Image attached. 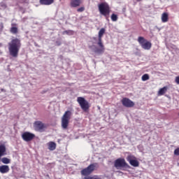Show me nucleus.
Returning a JSON list of instances; mask_svg holds the SVG:
<instances>
[{"label": "nucleus", "instance_id": "obj_35", "mask_svg": "<svg viewBox=\"0 0 179 179\" xmlns=\"http://www.w3.org/2000/svg\"><path fill=\"white\" fill-rule=\"evenodd\" d=\"M178 116H179V113H178Z\"/></svg>", "mask_w": 179, "mask_h": 179}, {"label": "nucleus", "instance_id": "obj_20", "mask_svg": "<svg viewBox=\"0 0 179 179\" xmlns=\"http://www.w3.org/2000/svg\"><path fill=\"white\" fill-rule=\"evenodd\" d=\"M161 20L162 22H166L169 21V13H163L162 14Z\"/></svg>", "mask_w": 179, "mask_h": 179}, {"label": "nucleus", "instance_id": "obj_23", "mask_svg": "<svg viewBox=\"0 0 179 179\" xmlns=\"http://www.w3.org/2000/svg\"><path fill=\"white\" fill-rule=\"evenodd\" d=\"M1 162L4 164H9L10 163V159L7 157H3Z\"/></svg>", "mask_w": 179, "mask_h": 179}, {"label": "nucleus", "instance_id": "obj_4", "mask_svg": "<svg viewBox=\"0 0 179 179\" xmlns=\"http://www.w3.org/2000/svg\"><path fill=\"white\" fill-rule=\"evenodd\" d=\"M77 103H78L83 111L87 112L89 110L90 108V103L84 97H82V96L78 97Z\"/></svg>", "mask_w": 179, "mask_h": 179}, {"label": "nucleus", "instance_id": "obj_17", "mask_svg": "<svg viewBox=\"0 0 179 179\" xmlns=\"http://www.w3.org/2000/svg\"><path fill=\"white\" fill-rule=\"evenodd\" d=\"M48 149L50 151L55 150L57 148V144L54 141H50L49 143H48Z\"/></svg>", "mask_w": 179, "mask_h": 179}, {"label": "nucleus", "instance_id": "obj_28", "mask_svg": "<svg viewBox=\"0 0 179 179\" xmlns=\"http://www.w3.org/2000/svg\"><path fill=\"white\" fill-rule=\"evenodd\" d=\"M173 154L175 156H179V148H177L174 150Z\"/></svg>", "mask_w": 179, "mask_h": 179}, {"label": "nucleus", "instance_id": "obj_29", "mask_svg": "<svg viewBox=\"0 0 179 179\" xmlns=\"http://www.w3.org/2000/svg\"><path fill=\"white\" fill-rule=\"evenodd\" d=\"M85 10V8L84 6H81L77 9V12L80 13L83 12Z\"/></svg>", "mask_w": 179, "mask_h": 179}, {"label": "nucleus", "instance_id": "obj_11", "mask_svg": "<svg viewBox=\"0 0 179 179\" xmlns=\"http://www.w3.org/2000/svg\"><path fill=\"white\" fill-rule=\"evenodd\" d=\"M106 33V29L104 28H101L99 31V33H98V45H103V43H102V37L103 36V34H105Z\"/></svg>", "mask_w": 179, "mask_h": 179}, {"label": "nucleus", "instance_id": "obj_7", "mask_svg": "<svg viewBox=\"0 0 179 179\" xmlns=\"http://www.w3.org/2000/svg\"><path fill=\"white\" fill-rule=\"evenodd\" d=\"M126 159L131 166L133 167L139 166L140 163L134 155H129L127 157Z\"/></svg>", "mask_w": 179, "mask_h": 179}, {"label": "nucleus", "instance_id": "obj_6", "mask_svg": "<svg viewBox=\"0 0 179 179\" xmlns=\"http://www.w3.org/2000/svg\"><path fill=\"white\" fill-rule=\"evenodd\" d=\"M8 50H9L10 55H11V57H13V58H17L19 51L20 50V46L10 45Z\"/></svg>", "mask_w": 179, "mask_h": 179}, {"label": "nucleus", "instance_id": "obj_9", "mask_svg": "<svg viewBox=\"0 0 179 179\" xmlns=\"http://www.w3.org/2000/svg\"><path fill=\"white\" fill-rule=\"evenodd\" d=\"M121 103L124 107L128 108H134L135 106V103L133 101L126 97L121 100Z\"/></svg>", "mask_w": 179, "mask_h": 179}, {"label": "nucleus", "instance_id": "obj_1", "mask_svg": "<svg viewBox=\"0 0 179 179\" xmlns=\"http://www.w3.org/2000/svg\"><path fill=\"white\" fill-rule=\"evenodd\" d=\"M71 116L72 112L70 110H66L64 112V114H63V117H62V128L63 129H68Z\"/></svg>", "mask_w": 179, "mask_h": 179}, {"label": "nucleus", "instance_id": "obj_13", "mask_svg": "<svg viewBox=\"0 0 179 179\" xmlns=\"http://www.w3.org/2000/svg\"><path fill=\"white\" fill-rule=\"evenodd\" d=\"M82 3H83L82 0H71V1H70V6L73 8L78 7Z\"/></svg>", "mask_w": 179, "mask_h": 179}, {"label": "nucleus", "instance_id": "obj_2", "mask_svg": "<svg viewBox=\"0 0 179 179\" xmlns=\"http://www.w3.org/2000/svg\"><path fill=\"white\" fill-rule=\"evenodd\" d=\"M98 10L100 14L105 17H108L110 13V6L106 2L98 4Z\"/></svg>", "mask_w": 179, "mask_h": 179}, {"label": "nucleus", "instance_id": "obj_25", "mask_svg": "<svg viewBox=\"0 0 179 179\" xmlns=\"http://www.w3.org/2000/svg\"><path fill=\"white\" fill-rule=\"evenodd\" d=\"M110 19L113 22H116L118 20V16L116 14L113 13L110 16Z\"/></svg>", "mask_w": 179, "mask_h": 179}, {"label": "nucleus", "instance_id": "obj_22", "mask_svg": "<svg viewBox=\"0 0 179 179\" xmlns=\"http://www.w3.org/2000/svg\"><path fill=\"white\" fill-rule=\"evenodd\" d=\"M10 31L12 34H17L18 33V28L16 27H12L10 29Z\"/></svg>", "mask_w": 179, "mask_h": 179}, {"label": "nucleus", "instance_id": "obj_18", "mask_svg": "<svg viewBox=\"0 0 179 179\" xmlns=\"http://www.w3.org/2000/svg\"><path fill=\"white\" fill-rule=\"evenodd\" d=\"M6 148L5 145H0V159L1 157L6 155Z\"/></svg>", "mask_w": 179, "mask_h": 179}, {"label": "nucleus", "instance_id": "obj_30", "mask_svg": "<svg viewBox=\"0 0 179 179\" xmlns=\"http://www.w3.org/2000/svg\"><path fill=\"white\" fill-rule=\"evenodd\" d=\"M4 28V25L3 22H0V34L2 33Z\"/></svg>", "mask_w": 179, "mask_h": 179}, {"label": "nucleus", "instance_id": "obj_8", "mask_svg": "<svg viewBox=\"0 0 179 179\" xmlns=\"http://www.w3.org/2000/svg\"><path fill=\"white\" fill-rule=\"evenodd\" d=\"M35 137L36 136L34 134L29 131H25L22 135V138L25 142H31L35 138Z\"/></svg>", "mask_w": 179, "mask_h": 179}, {"label": "nucleus", "instance_id": "obj_19", "mask_svg": "<svg viewBox=\"0 0 179 179\" xmlns=\"http://www.w3.org/2000/svg\"><path fill=\"white\" fill-rule=\"evenodd\" d=\"M55 2V0H40L41 5L50 6Z\"/></svg>", "mask_w": 179, "mask_h": 179}, {"label": "nucleus", "instance_id": "obj_12", "mask_svg": "<svg viewBox=\"0 0 179 179\" xmlns=\"http://www.w3.org/2000/svg\"><path fill=\"white\" fill-rule=\"evenodd\" d=\"M137 41L141 45H151V43L143 36H139Z\"/></svg>", "mask_w": 179, "mask_h": 179}, {"label": "nucleus", "instance_id": "obj_14", "mask_svg": "<svg viewBox=\"0 0 179 179\" xmlns=\"http://www.w3.org/2000/svg\"><path fill=\"white\" fill-rule=\"evenodd\" d=\"M10 171V168L8 165H1L0 166V173L2 174L8 173Z\"/></svg>", "mask_w": 179, "mask_h": 179}, {"label": "nucleus", "instance_id": "obj_31", "mask_svg": "<svg viewBox=\"0 0 179 179\" xmlns=\"http://www.w3.org/2000/svg\"><path fill=\"white\" fill-rule=\"evenodd\" d=\"M142 48H143V50H150L151 45H142Z\"/></svg>", "mask_w": 179, "mask_h": 179}, {"label": "nucleus", "instance_id": "obj_3", "mask_svg": "<svg viewBox=\"0 0 179 179\" xmlns=\"http://www.w3.org/2000/svg\"><path fill=\"white\" fill-rule=\"evenodd\" d=\"M114 167L117 169H130L131 166L126 162L124 158H117L114 162Z\"/></svg>", "mask_w": 179, "mask_h": 179}, {"label": "nucleus", "instance_id": "obj_5", "mask_svg": "<svg viewBox=\"0 0 179 179\" xmlns=\"http://www.w3.org/2000/svg\"><path fill=\"white\" fill-rule=\"evenodd\" d=\"M97 166V163H94L90 164L87 168L83 169V170H81V176H88L91 175L95 171Z\"/></svg>", "mask_w": 179, "mask_h": 179}, {"label": "nucleus", "instance_id": "obj_27", "mask_svg": "<svg viewBox=\"0 0 179 179\" xmlns=\"http://www.w3.org/2000/svg\"><path fill=\"white\" fill-rule=\"evenodd\" d=\"M84 179H101V178L98 176H95V177L87 176V177H84Z\"/></svg>", "mask_w": 179, "mask_h": 179}, {"label": "nucleus", "instance_id": "obj_33", "mask_svg": "<svg viewBox=\"0 0 179 179\" xmlns=\"http://www.w3.org/2000/svg\"><path fill=\"white\" fill-rule=\"evenodd\" d=\"M137 1H142V0H136Z\"/></svg>", "mask_w": 179, "mask_h": 179}, {"label": "nucleus", "instance_id": "obj_15", "mask_svg": "<svg viewBox=\"0 0 179 179\" xmlns=\"http://www.w3.org/2000/svg\"><path fill=\"white\" fill-rule=\"evenodd\" d=\"M105 48L103 45H99L94 49V52H95V54H103Z\"/></svg>", "mask_w": 179, "mask_h": 179}, {"label": "nucleus", "instance_id": "obj_26", "mask_svg": "<svg viewBox=\"0 0 179 179\" xmlns=\"http://www.w3.org/2000/svg\"><path fill=\"white\" fill-rule=\"evenodd\" d=\"M63 34H69V36H72L73 34V31H63Z\"/></svg>", "mask_w": 179, "mask_h": 179}, {"label": "nucleus", "instance_id": "obj_32", "mask_svg": "<svg viewBox=\"0 0 179 179\" xmlns=\"http://www.w3.org/2000/svg\"><path fill=\"white\" fill-rule=\"evenodd\" d=\"M175 83L177 84V85H179V76H176V78H175Z\"/></svg>", "mask_w": 179, "mask_h": 179}, {"label": "nucleus", "instance_id": "obj_10", "mask_svg": "<svg viewBox=\"0 0 179 179\" xmlns=\"http://www.w3.org/2000/svg\"><path fill=\"white\" fill-rule=\"evenodd\" d=\"M45 125L41 121H36L34 124V128L36 131L42 132L45 129Z\"/></svg>", "mask_w": 179, "mask_h": 179}, {"label": "nucleus", "instance_id": "obj_16", "mask_svg": "<svg viewBox=\"0 0 179 179\" xmlns=\"http://www.w3.org/2000/svg\"><path fill=\"white\" fill-rule=\"evenodd\" d=\"M169 90V87L167 86L163 87L162 88H160L159 90L157 92L158 96H163Z\"/></svg>", "mask_w": 179, "mask_h": 179}, {"label": "nucleus", "instance_id": "obj_21", "mask_svg": "<svg viewBox=\"0 0 179 179\" xmlns=\"http://www.w3.org/2000/svg\"><path fill=\"white\" fill-rule=\"evenodd\" d=\"M20 40L15 38L12 40L11 43H10V45H20Z\"/></svg>", "mask_w": 179, "mask_h": 179}, {"label": "nucleus", "instance_id": "obj_34", "mask_svg": "<svg viewBox=\"0 0 179 179\" xmlns=\"http://www.w3.org/2000/svg\"><path fill=\"white\" fill-rule=\"evenodd\" d=\"M13 25H14V26H16V24H14Z\"/></svg>", "mask_w": 179, "mask_h": 179}, {"label": "nucleus", "instance_id": "obj_24", "mask_svg": "<svg viewBox=\"0 0 179 179\" xmlns=\"http://www.w3.org/2000/svg\"><path fill=\"white\" fill-rule=\"evenodd\" d=\"M150 79V76L148 74H144L141 77V80L142 81L145 82V81H147Z\"/></svg>", "mask_w": 179, "mask_h": 179}]
</instances>
